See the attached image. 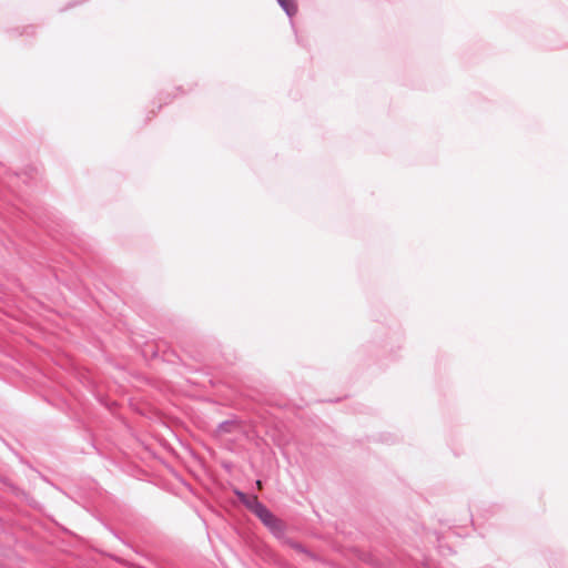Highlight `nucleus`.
Returning a JSON list of instances; mask_svg holds the SVG:
<instances>
[{
  "label": "nucleus",
  "instance_id": "f03ea898",
  "mask_svg": "<svg viewBox=\"0 0 568 568\" xmlns=\"http://www.w3.org/2000/svg\"><path fill=\"white\" fill-rule=\"evenodd\" d=\"M288 18H293L297 12V6L294 0H276Z\"/></svg>",
  "mask_w": 568,
  "mask_h": 568
},
{
  "label": "nucleus",
  "instance_id": "0eeeda50",
  "mask_svg": "<svg viewBox=\"0 0 568 568\" xmlns=\"http://www.w3.org/2000/svg\"><path fill=\"white\" fill-rule=\"evenodd\" d=\"M235 495L239 498V500L244 505L250 496H247L242 490H235Z\"/></svg>",
  "mask_w": 568,
  "mask_h": 568
},
{
  "label": "nucleus",
  "instance_id": "7ed1b4c3",
  "mask_svg": "<svg viewBox=\"0 0 568 568\" xmlns=\"http://www.w3.org/2000/svg\"><path fill=\"white\" fill-rule=\"evenodd\" d=\"M237 427V422L235 419H227L221 422L216 427L217 434H231Z\"/></svg>",
  "mask_w": 568,
  "mask_h": 568
},
{
  "label": "nucleus",
  "instance_id": "1a4fd4ad",
  "mask_svg": "<svg viewBox=\"0 0 568 568\" xmlns=\"http://www.w3.org/2000/svg\"><path fill=\"white\" fill-rule=\"evenodd\" d=\"M0 481L8 487V481H11L8 477H0Z\"/></svg>",
  "mask_w": 568,
  "mask_h": 568
},
{
  "label": "nucleus",
  "instance_id": "f257e3e1",
  "mask_svg": "<svg viewBox=\"0 0 568 568\" xmlns=\"http://www.w3.org/2000/svg\"><path fill=\"white\" fill-rule=\"evenodd\" d=\"M264 526L277 538L284 536L285 526L268 508H265L257 517Z\"/></svg>",
  "mask_w": 568,
  "mask_h": 568
},
{
  "label": "nucleus",
  "instance_id": "39448f33",
  "mask_svg": "<svg viewBox=\"0 0 568 568\" xmlns=\"http://www.w3.org/2000/svg\"><path fill=\"white\" fill-rule=\"evenodd\" d=\"M267 508L262 501H257L256 504H254V506L251 508V511L256 516L258 517V515L265 509Z\"/></svg>",
  "mask_w": 568,
  "mask_h": 568
},
{
  "label": "nucleus",
  "instance_id": "6e6552de",
  "mask_svg": "<svg viewBox=\"0 0 568 568\" xmlns=\"http://www.w3.org/2000/svg\"><path fill=\"white\" fill-rule=\"evenodd\" d=\"M176 91L178 93L175 95H179V94H185L187 93L190 90H184L182 87H178L176 88Z\"/></svg>",
  "mask_w": 568,
  "mask_h": 568
},
{
  "label": "nucleus",
  "instance_id": "9d476101",
  "mask_svg": "<svg viewBox=\"0 0 568 568\" xmlns=\"http://www.w3.org/2000/svg\"><path fill=\"white\" fill-rule=\"evenodd\" d=\"M469 520H470L471 525H473L474 527H476V521H475V519L473 518V516H470V519H469Z\"/></svg>",
  "mask_w": 568,
  "mask_h": 568
},
{
  "label": "nucleus",
  "instance_id": "20e7f679",
  "mask_svg": "<svg viewBox=\"0 0 568 568\" xmlns=\"http://www.w3.org/2000/svg\"><path fill=\"white\" fill-rule=\"evenodd\" d=\"M8 491L11 493L14 497L21 499V500H26V501H29L30 499V496L29 494L20 488L19 486H17L16 484H13L12 481H8V487H7Z\"/></svg>",
  "mask_w": 568,
  "mask_h": 568
},
{
  "label": "nucleus",
  "instance_id": "423d86ee",
  "mask_svg": "<svg viewBox=\"0 0 568 568\" xmlns=\"http://www.w3.org/2000/svg\"><path fill=\"white\" fill-rule=\"evenodd\" d=\"M258 500L257 496L256 495H253L251 497L247 498L246 503L244 504V506L251 510V508L254 506V504H256Z\"/></svg>",
  "mask_w": 568,
  "mask_h": 568
}]
</instances>
